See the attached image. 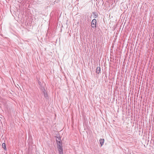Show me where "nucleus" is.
<instances>
[{
	"instance_id": "1",
	"label": "nucleus",
	"mask_w": 154,
	"mask_h": 154,
	"mask_svg": "<svg viewBox=\"0 0 154 154\" xmlns=\"http://www.w3.org/2000/svg\"><path fill=\"white\" fill-rule=\"evenodd\" d=\"M38 83L39 84V87L44 94V97L46 98L48 97V95L45 88V83L43 82L40 81L38 79Z\"/></svg>"
},
{
	"instance_id": "7",
	"label": "nucleus",
	"mask_w": 154,
	"mask_h": 154,
	"mask_svg": "<svg viewBox=\"0 0 154 154\" xmlns=\"http://www.w3.org/2000/svg\"><path fill=\"white\" fill-rule=\"evenodd\" d=\"M57 139L56 140V141H57H57H61V139H60V137H57Z\"/></svg>"
},
{
	"instance_id": "3",
	"label": "nucleus",
	"mask_w": 154,
	"mask_h": 154,
	"mask_svg": "<svg viewBox=\"0 0 154 154\" xmlns=\"http://www.w3.org/2000/svg\"><path fill=\"white\" fill-rule=\"evenodd\" d=\"M96 20L95 19H93L91 23V26L93 28H95L96 27Z\"/></svg>"
},
{
	"instance_id": "4",
	"label": "nucleus",
	"mask_w": 154,
	"mask_h": 154,
	"mask_svg": "<svg viewBox=\"0 0 154 154\" xmlns=\"http://www.w3.org/2000/svg\"><path fill=\"white\" fill-rule=\"evenodd\" d=\"M101 146L103 145L104 142V139H100L99 140Z\"/></svg>"
},
{
	"instance_id": "5",
	"label": "nucleus",
	"mask_w": 154,
	"mask_h": 154,
	"mask_svg": "<svg viewBox=\"0 0 154 154\" xmlns=\"http://www.w3.org/2000/svg\"><path fill=\"white\" fill-rule=\"evenodd\" d=\"M100 67H97L96 69V73L97 74H99L100 72Z\"/></svg>"
},
{
	"instance_id": "10",
	"label": "nucleus",
	"mask_w": 154,
	"mask_h": 154,
	"mask_svg": "<svg viewBox=\"0 0 154 154\" xmlns=\"http://www.w3.org/2000/svg\"><path fill=\"white\" fill-rule=\"evenodd\" d=\"M117 0V1L118 0Z\"/></svg>"
},
{
	"instance_id": "2",
	"label": "nucleus",
	"mask_w": 154,
	"mask_h": 154,
	"mask_svg": "<svg viewBox=\"0 0 154 154\" xmlns=\"http://www.w3.org/2000/svg\"><path fill=\"white\" fill-rule=\"evenodd\" d=\"M57 147L58 149L59 154H63L62 145L61 141H57Z\"/></svg>"
},
{
	"instance_id": "8",
	"label": "nucleus",
	"mask_w": 154,
	"mask_h": 154,
	"mask_svg": "<svg viewBox=\"0 0 154 154\" xmlns=\"http://www.w3.org/2000/svg\"><path fill=\"white\" fill-rule=\"evenodd\" d=\"M95 16H96V17H95V18H96V17H97V16H96V15H95Z\"/></svg>"
},
{
	"instance_id": "9",
	"label": "nucleus",
	"mask_w": 154,
	"mask_h": 154,
	"mask_svg": "<svg viewBox=\"0 0 154 154\" xmlns=\"http://www.w3.org/2000/svg\"><path fill=\"white\" fill-rule=\"evenodd\" d=\"M38 79L39 81V80H40V79H38Z\"/></svg>"
},
{
	"instance_id": "6",
	"label": "nucleus",
	"mask_w": 154,
	"mask_h": 154,
	"mask_svg": "<svg viewBox=\"0 0 154 154\" xmlns=\"http://www.w3.org/2000/svg\"><path fill=\"white\" fill-rule=\"evenodd\" d=\"M2 147L5 150H6V147L5 143H3L2 144Z\"/></svg>"
}]
</instances>
